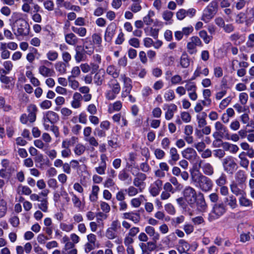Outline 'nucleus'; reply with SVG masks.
I'll return each instance as SVG.
<instances>
[{
    "label": "nucleus",
    "mask_w": 254,
    "mask_h": 254,
    "mask_svg": "<svg viewBox=\"0 0 254 254\" xmlns=\"http://www.w3.org/2000/svg\"><path fill=\"white\" fill-rule=\"evenodd\" d=\"M198 169L201 168L203 173L207 176H211L214 173V168L209 163L205 162L203 160L197 162Z\"/></svg>",
    "instance_id": "nucleus-10"
},
{
    "label": "nucleus",
    "mask_w": 254,
    "mask_h": 254,
    "mask_svg": "<svg viewBox=\"0 0 254 254\" xmlns=\"http://www.w3.org/2000/svg\"><path fill=\"white\" fill-rule=\"evenodd\" d=\"M154 12L151 10H149L148 14L143 18L144 23L147 25H151L154 22L152 17H154Z\"/></svg>",
    "instance_id": "nucleus-41"
},
{
    "label": "nucleus",
    "mask_w": 254,
    "mask_h": 254,
    "mask_svg": "<svg viewBox=\"0 0 254 254\" xmlns=\"http://www.w3.org/2000/svg\"><path fill=\"white\" fill-rule=\"evenodd\" d=\"M66 64L64 63L59 62L56 64V69L61 74H64L66 71Z\"/></svg>",
    "instance_id": "nucleus-49"
},
{
    "label": "nucleus",
    "mask_w": 254,
    "mask_h": 254,
    "mask_svg": "<svg viewBox=\"0 0 254 254\" xmlns=\"http://www.w3.org/2000/svg\"><path fill=\"white\" fill-rule=\"evenodd\" d=\"M218 10V3L216 1H212L204 9L201 19L208 23L216 14Z\"/></svg>",
    "instance_id": "nucleus-3"
},
{
    "label": "nucleus",
    "mask_w": 254,
    "mask_h": 254,
    "mask_svg": "<svg viewBox=\"0 0 254 254\" xmlns=\"http://www.w3.org/2000/svg\"><path fill=\"white\" fill-rule=\"evenodd\" d=\"M43 120H46L47 122H50L52 125H54L59 120V117L56 112L49 111L44 114Z\"/></svg>",
    "instance_id": "nucleus-15"
},
{
    "label": "nucleus",
    "mask_w": 254,
    "mask_h": 254,
    "mask_svg": "<svg viewBox=\"0 0 254 254\" xmlns=\"http://www.w3.org/2000/svg\"><path fill=\"white\" fill-rule=\"evenodd\" d=\"M43 5L44 8L48 11H52L54 8V3L52 0H46L44 1Z\"/></svg>",
    "instance_id": "nucleus-60"
},
{
    "label": "nucleus",
    "mask_w": 254,
    "mask_h": 254,
    "mask_svg": "<svg viewBox=\"0 0 254 254\" xmlns=\"http://www.w3.org/2000/svg\"><path fill=\"white\" fill-rule=\"evenodd\" d=\"M215 128L216 132L213 134L214 138H217L218 136L221 137H227L229 135L228 130L226 127L223 125L220 122H216L215 124Z\"/></svg>",
    "instance_id": "nucleus-8"
},
{
    "label": "nucleus",
    "mask_w": 254,
    "mask_h": 254,
    "mask_svg": "<svg viewBox=\"0 0 254 254\" xmlns=\"http://www.w3.org/2000/svg\"><path fill=\"white\" fill-rule=\"evenodd\" d=\"M43 65H41L38 68L39 73L45 77H51L53 76L55 73L54 70L48 67L47 66L51 64L52 63L48 61H43Z\"/></svg>",
    "instance_id": "nucleus-9"
},
{
    "label": "nucleus",
    "mask_w": 254,
    "mask_h": 254,
    "mask_svg": "<svg viewBox=\"0 0 254 254\" xmlns=\"http://www.w3.org/2000/svg\"><path fill=\"white\" fill-rule=\"evenodd\" d=\"M123 218L132 221H138L140 219V215L137 212H130L124 213Z\"/></svg>",
    "instance_id": "nucleus-31"
},
{
    "label": "nucleus",
    "mask_w": 254,
    "mask_h": 254,
    "mask_svg": "<svg viewBox=\"0 0 254 254\" xmlns=\"http://www.w3.org/2000/svg\"><path fill=\"white\" fill-rule=\"evenodd\" d=\"M241 148L245 151H247L246 154L250 158L254 157V149L250 146V145L247 142H242L240 144Z\"/></svg>",
    "instance_id": "nucleus-29"
},
{
    "label": "nucleus",
    "mask_w": 254,
    "mask_h": 254,
    "mask_svg": "<svg viewBox=\"0 0 254 254\" xmlns=\"http://www.w3.org/2000/svg\"><path fill=\"white\" fill-rule=\"evenodd\" d=\"M101 162L98 167H95V170L97 174L100 175H104L107 168L106 161L108 157L105 154H102L100 156Z\"/></svg>",
    "instance_id": "nucleus-14"
},
{
    "label": "nucleus",
    "mask_w": 254,
    "mask_h": 254,
    "mask_svg": "<svg viewBox=\"0 0 254 254\" xmlns=\"http://www.w3.org/2000/svg\"><path fill=\"white\" fill-rule=\"evenodd\" d=\"M116 28V25L114 23L110 24L107 27L104 36L106 41L110 42L112 40L115 33Z\"/></svg>",
    "instance_id": "nucleus-18"
},
{
    "label": "nucleus",
    "mask_w": 254,
    "mask_h": 254,
    "mask_svg": "<svg viewBox=\"0 0 254 254\" xmlns=\"http://www.w3.org/2000/svg\"><path fill=\"white\" fill-rule=\"evenodd\" d=\"M61 113L63 119H67L72 114V111L67 108L64 107L61 109Z\"/></svg>",
    "instance_id": "nucleus-55"
},
{
    "label": "nucleus",
    "mask_w": 254,
    "mask_h": 254,
    "mask_svg": "<svg viewBox=\"0 0 254 254\" xmlns=\"http://www.w3.org/2000/svg\"><path fill=\"white\" fill-rule=\"evenodd\" d=\"M191 182L202 191L210 190L213 187V183L210 179L203 175L198 170L191 172Z\"/></svg>",
    "instance_id": "nucleus-1"
},
{
    "label": "nucleus",
    "mask_w": 254,
    "mask_h": 254,
    "mask_svg": "<svg viewBox=\"0 0 254 254\" xmlns=\"http://www.w3.org/2000/svg\"><path fill=\"white\" fill-rule=\"evenodd\" d=\"M75 55L74 58L75 61L79 63L85 60V51L81 46H77L75 48Z\"/></svg>",
    "instance_id": "nucleus-24"
},
{
    "label": "nucleus",
    "mask_w": 254,
    "mask_h": 254,
    "mask_svg": "<svg viewBox=\"0 0 254 254\" xmlns=\"http://www.w3.org/2000/svg\"><path fill=\"white\" fill-rule=\"evenodd\" d=\"M40 204H39V208L44 212H47L48 210V200L47 198L40 199Z\"/></svg>",
    "instance_id": "nucleus-62"
},
{
    "label": "nucleus",
    "mask_w": 254,
    "mask_h": 254,
    "mask_svg": "<svg viewBox=\"0 0 254 254\" xmlns=\"http://www.w3.org/2000/svg\"><path fill=\"white\" fill-rule=\"evenodd\" d=\"M121 78L124 83L125 89H132V86L131 84V80L128 77H127L125 74L121 75Z\"/></svg>",
    "instance_id": "nucleus-47"
},
{
    "label": "nucleus",
    "mask_w": 254,
    "mask_h": 254,
    "mask_svg": "<svg viewBox=\"0 0 254 254\" xmlns=\"http://www.w3.org/2000/svg\"><path fill=\"white\" fill-rule=\"evenodd\" d=\"M246 156H247L246 152L242 151L239 154L238 158L240 159V165L244 169H247L249 165V160Z\"/></svg>",
    "instance_id": "nucleus-28"
},
{
    "label": "nucleus",
    "mask_w": 254,
    "mask_h": 254,
    "mask_svg": "<svg viewBox=\"0 0 254 254\" xmlns=\"http://www.w3.org/2000/svg\"><path fill=\"white\" fill-rule=\"evenodd\" d=\"M226 205L223 202L216 203L214 204L211 214L212 217L215 218H218L223 215L226 211Z\"/></svg>",
    "instance_id": "nucleus-7"
},
{
    "label": "nucleus",
    "mask_w": 254,
    "mask_h": 254,
    "mask_svg": "<svg viewBox=\"0 0 254 254\" xmlns=\"http://www.w3.org/2000/svg\"><path fill=\"white\" fill-rule=\"evenodd\" d=\"M64 39L65 42L71 46H75L79 42V39L73 33L65 34Z\"/></svg>",
    "instance_id": "nucleus-19"
},
{
    "label": "nucleus",
    "mask_w": 254,
    "mask_h": 254,
    "mask_svg": "<svg viewBox=\"0 0 254 254\" xmlns=\"http://www.w3.org/2000/svg\"><path fill=\"white\" fill-rule=\"evenodd\" d=\"M239 185L238 183L233 182L230 186L231 191L236 195H241L246 194L244 190L239 188Z\"/></svg>",
    "instance_id": "nucleus-27"
},
{
    "label": "nucleus",
    "mask_w": 254,
    "mask_h": 254,
    "mask_svg": "<svg viewBox=\"0 0 254 254\" xmlns=\"http://www.w3.org/2000/svg\"><path fill=\"white\" fill-rule=\"evenodd\" d=\"M122 108V103L120 101H117L109 105V112L112 113L114 112L119 111Z\"/></svg>",
    "instance_id": "nucleus-35"
},
{
    "label": "nucleus",
    "mask_w": 254,
    "mask_h": 254,
    "mask_svg": "<svg viewBox=\"0 0 254 254\" xmlns=\"http://www.w3.org/2000/svg\"><path fill=\"white\" fill-rule=\"evenodd\" d=\"M17 191L20 194L29 195L31 193L32 190L27 186L20 185L18 187Z\"/></svg>",
    "instance_id": "nucleus-46"
},
{
    "label": "nucleus",
    "mask_w": 254,
    "mask_h": 254,
    "mask_svg": "<svg viewBox=\"0 0 254 254\" xmlns=\"http://www.w3.org/2000/svg\"><path fill=\"white\" fill-rule=\"evenodd\" d=\"M181 118L183 122L188 123L190 122L191 117L189 113L187 112H183L181 113Z\"/></svg>",
    "instance_id": "nucleus-63"
},
{
    "label": "nucleus",
    "mask_w": 254,
    "mask_h": 254,
    "mask_svg": "<svg viewBox=\"0 0 254 254\" xmlns=\"http://www.w3.org/2000/svg\"><path fill=\"white\" fill-rule=\"evenodd\" d=\"M246 194L241 195L239 198L240 204L241 206L249 207L252 205V201L245 197Z\"/></svg>",
    "instance_id": "nucleus-48"
},
{
    "label": "nucleus",
    "mask_w": 254,
    "mask_h": 254,
    "mask_svg": "<svg viewBox=\"0 0 254 254\" xmlns=\"http://www.w3.org/2000/svg\"><path fill=\"white\" fill-rule=\"evenodd\" d=\"M106 72L108 74L111 75L114 78H117L120 74V70L115 65H110L106 68Z\"/></svg>",
    "instance_id": "nucleus-33"
},
{
    "label": "nucleus",
    "mask_w": 254,
    "mask_h": 254,
    "mask_svg": "<svg viewBox=\"0 0 254 254\" xmlns=\"http://www.w3.org/2000/svg\"><path fill=\"white\" fill-rule=\"evenodd\" d=\"M194 202L196 203V206L198 210L205 211L207 208V205L205 202L204 195L201 192H199L197 194Z\"/></svg>",
    "instance_id": "nucleus-13"
},
{
    "label": "nucleus",
    "mask_w": 254,
    "mask_h": 254,
    "mask_svg": "<svg viewBox=\"0 0 254 254\" xmlns=\"http://www.w3.org/2000/svg\"><path fill=\"white\" fill-rule=\"evenodd\" d=\"M14 34L16 37H25L29 35L30 26L27 21L23 18H19L15 21Z\"/></svg>",
    "instance_id": "nucleus-2"
},
{
    "label": "nucleus",
    "mask_w": 254,
    "mask_h": 254,
    "mask_svg": "<svg viewBox=\"0 0 254 254\" xmlns=\"http://www.w3.org/2000/svg\"><path fill=\"white\" fill-rule=\"evenodd\" d=\"M198 34L205 44H208L212 39V37L208 35L207 32L204 30L200 31Z\"/></svg>",
    "instance_id": "nucleus-45"
},
{
    "label": "nucleus",
    "mask_w": 254,
    "mask_h": 254,
    "mask_svg": "<svg viewBox=\"0 0 254 254\" xmlns=\"http://www.w3.org/2000/svg\"><path fill=\"white\" fill-rule=\"evenodd\" d=\"M173 15L174 13L169 10H165L162 13L163 19L166 21L171 20Z\"/></svg>",
    "instance_id": "nucleus-53"
},
{
    "label": "nucleus",
    "mask_w": 254,
    "mask_h": 254,
    "mask_svg": "<svg viewBox=\"0 0 254 254\" xmlns=\"http://www.w3.org/2000/svg\"><path fill=\"white\" fill-rule=\"evenodd\" d=\"M180 64L184 68H187L189 66L190 60L187 55H182L180 60Z\"/></svg>",
    "instance_id": "nucleus-59"
},
{
    "label": "nucleus",
    "mask_w": 254,
    "mask_h": 254,
    "mask_svg": "<svg viewBox=\"0 0 254 254\" xmlns=\"http://www.w3.org/2000/svg\"><path fill=\"white\" fill-rule=\"evenodd\" d=\"M156 242H148L146 243H140L139 247L142 251V254H150V253L154 251L156 248Z\"/></svg>",
    "instance_id": "nucleus-12"
},
{
    "label": "nucleus",
    "mask_w": 254,
    "mask_h": 254,
    "mask_svg": "<svg viewBox=\"0 0 254 254\" xmlns=\"http://www.w3.org/2000/svg\"><path fill=\"white\" fill-rule=\"evenodd\" d=\"M146 179V176L145 174L139 173L137 174L135 177L134 178L133 184L134 186L139 188V192H142L145 185L144 181Z\"/></svg>",
    "instance_id": "nucleus-11"
},
{
    "label": "nucleus",
    "mask_w": 254,
    "mask_h": 254,
    "mask_svg": "<svg viewBox=\"0 0 254 254\" xmlns=\"http://www.w3.org/2000/svg\"><path fill=\"white\" fill-rule=\"evenodd\" d=\"M82 96L80 93L75 92L73 95L72 100L71 102V106L73 108L77 109L81 107V101Z\"/></svg>",
    "instance_id": "nucleus-22"
},
{
    "label": "nucleus",
    "mask_w": 254,
    "mask_h": 254,
    "mask_svg": "<svg viewBox=\"0 0 254 254\" xmlns=\"http://www.w3.org/2000/svg\"><path fill=\"white\" fill-rule=\"evenodd\" d=\"M145 232L150 236L152 237V240L154 241H157L159 239V234L155 232L153 227L148 226L145 228Z\"/></svg>",
    "instance_id": "nucleus-38"
},
{
    "label": "nucleus",
    "mask_w": 254,
    "mask_h": 254,
    "mask_svg": "<svg viewBox=\"0 0 254 254\" xmlns=\"http://www.w3.org/2000/svg\"><path fill=\"white\" fill-rule=\"evenodd\" d=\"M225 201L228 203V205L232 209H235L237 206V199L233 195H231L228 197L225 198Z\"/></svg>",
    "instance_id": "nucleus-43"
},
{
    "label": "nucleus",
    "mask_w": 254,
    "mask_h": 254,
    "mask_svg": "<svg viewBox=\"0 0 254 254\" xmlns=\"http://www.w3.org/2000/svg\"><path fill=\"white\" fill-rule=\"evenodd\" d=\"M71 29L73 33L78 35L80 37H84L86 35L87 30L84 27H80L78 28L72 26Z\"/></svg>",
    "instance_id": "nucleus-44"
},
{
    "label": "nucleus",
    "mask_w": 254,
    "mask_h": 254,
    "mask_svg": "<svg viewBox=\"0 0 254 254\" xmlns=\"http://www.w3.org/2000/svg\"><path fill=\"white\" fill-rule=\"evenodd\" d=\"M109 88L108 90L113 91L117 94H119L121 90V87L119 83L115 79H111L107 84Z\"/></svg>",
    "instance_id": "nucleus-23"
},
{
    "label": "nucleus",
    "mask_w": 254,
    "mask_h": 254,
    "mask_svg": "<svg viewBox=\"0 0 254 254\" xmlns=\"http://www.w3.org/2000/svg\"><path fill=\"white\" fill-rule=\"evenodd\" d=\"M186 89L189 92L196 91L197 87L195 83L193 82L186 81Z\"/></svg>",
    "instance_id": "nucleus-61"
},
{
    "label": "nucleus",
    "mask_w": 254,
    "mask_h": 254,
    "mask_svg": "<svg viewBox=\"0 0 254 254\" xmlns=\"http://www.w3.org/2000/svg\"><path fill=\"white\" fill-rule=\"evenodd\" d=\"M169 154L170 156V160H169V163L173 165L180 159V155L178 152L177 149L175 147H171L169 151Z\"/></svg>",
    "instance_id": "nucleus-26"
},
{
    "label": "nucleus",
    "mask_w": 254,
    "mask_h": 254,
    "mask_svg": "<svg viewBox=\"0 0 254 254\" xmlns=\"http://www.w3.org/2000/svg\"><path fill=\"white\" fill-rule=\"evenodd\" d=\"M184 196L186 201L190 204H193L197 196L196 192L193 188L188 186L183 190Z\"/></svg>",
    "instance_id": "nucleus-6"
},
{
    "label": "nucleus",
    "mask_w": 254,
    "mask_h": 254,
    "mask_svg": "<svg viewBox=\"0 0 254 254\" xmlns=\"http://www.w3.org/2000/svg\"><path fill=\"white\" fill-rule=\"evenodd\" d=\"M183 157L190 161L194 160L197 156L195 150L191 147H188L182 152Z\"/></svg>",
    "instance_id": "nucleus-17"
},
{
    "label": "nucleus",
    "mask_w": 254,
    "mask_h": 254,
    "mask_svg": "<svg viewBox=\"0 0 254 254\" xmlns=\"http://www.w3.org/2000/svg\"><path fill=\"white\" fill-rule=\"evenodd\" d=\"M144 200H146L145 197L143 195H140L138 197L132 198L130 200V204L133 207L138 208Z\"/></svg>",
    "instance_id": "nucleus-36"
},
{
    "label": "nucleus",
    "mask_w": 254,
    "mask_h": 254,
    "mask_svg": "<svg viewBox=\"0 0 254 254\" xmlns=\"http://www.w3.org/2000/svg\"><path fill=\"white\" fill-rule=\"evenodd\" d=\"M3 65L5 68V70L2 69V73L5 74L9 73L13 67V64L10 61L4 62L3 64Z\"/></svg>",
    "instance_id": "nucleus-51"
},
{
    "label": "nucleus",
    "mask_w": 254,
    "mask_h": 254,
    "mask_svg": "<svg viewBox=\"0 0 254 254\" xmlns=\"http://www.w3.org/2000/svg\"><path fill=\"white\" fill-rule=\"evenodd\" d=\"M227 182V177L224 173H222L220 177L216 180V184L218 186H224Z\"/></svg>",
    "instance_id": "nucleus-54"
},
{
    "label": "nucleus",
    "mask_w": 254,
    "mask_h": 254,
    "mask_svg": "<svg viewBox=\"0 0 254 254\" xmlns=\"http://www.w3.org/2000/svg\"><path fill=\"white\" fill-rule=\"evenodd\" d=\"M222 165L224 171L233 174L236 170L237 165L231 156H227L222 160Z\"/></svg>",
    "instance_id": "nucleus-5"
},
{
    "label": "nucleus",
    "mask_w": 254,
    "mask_h": 254,
    "mask_svg": "<svg viewBox=\"0 0 254 254\" xmlns=\"http://www.w3.org/2000/svg\"><path fill=\"white\" fill-rule=\"evenodd\" d=\"M70 194L72 196L71 200L73 203V206L79 210L81 209L83 207L81 201L73 192H70Z\"/></svg>",
    "instance_id": "nucleus-39"
},
{
    "label": "nucleus",
    "mask_w": 254,
    "mask_h": 254,
    "mask_svg": "<svg viewBox=\"0 0 254 254\" xmlns=\"http://www.w3.org/2000/svg\"><path fill=\"white\" fill-rule=\"evenodd\" d=\"M105 73L104 72H97L96 73L93 78L94 82L97 85H101L102 84L104 80Z\"/></svg>",
    "instance_id": "nucleus-40"
},
{
    "label": "nucleus",
    "mask_w": 254,
    "mask_h": 254,
    "mask_svg": "<svg viewBox=\"0 0 254 254\" xmlns=\"http://www.w3.org/2000/svg\"><path fill=\"white\" fill-rule=\"evenodd\" d=\"M190 245L184 240H180L177 245V250L180 254H183L190 250Z\"/></svg>",
    "instance_id": "nucleus-30"
},
{
    "label": "nucleus",
    "mask_w": 254,
    "mask_h": 254,
    "mask_svg": "<svg viewBox=\"0 0 254 254\" xmlns=\"http://www.w3.org/2000/svg\"><path fill=\"white\" fill-rule=\"evenodd\" d=\"M67 80L69 83V85L72 89L76 90L78 88L79 84L77 80L73 79L72 76H68Z\"/></svg>",
    "instance_id": "nucleus-56"
},
{
    "label": "nucleus",
    "mask_w": 254,
    "mask_h": 254,
    "mask_svg": "<svg viewBox=\"0 0 254 254\" xmlns=\"http://www.w3.org/2000/svg\"><path fill=\"white\" fill-rule=\"evenodd\" d=\"M138 190L139 189H137L133 186H130L125 190V191L127 193L129 196H133L138 193Z\"/></svg>",
    "instance_id": "nucleus-57"
},
{
    "label": "nucleus",
    "mask_w": 254,
    "mask_h": 254,
    "mask_svg": "<svg viewBox=\"0 0 254 254\" xmlns=\"http://www.w3.org/2000/svg\"><path fill=\"white\" fill-rule=\"evenodd\" d=\"M141 2H132L130 5L129 9L134 13L140 11L142 9Z\"/></svg>",
    "instance_id": "nucleus-50"
},
{
    "label": "nucleus",
    "mask_w": 254,
    "mask_h": 254,
    "mask_svg": "<svg viewBox=\"0 0 254 254\" xmlns=\"http://www.w3.org/2000/svg\"><path fill=\"white\" fill-rule=\"evenodd\" d=\"M235 179L239 186H242L247 179V175L245 172L243 170L238 171L235 174Z\"/></svg>",
    "instance_id": "nucleus-32"
},
{
    "label": "nucleus",
    "mask_w": 254,
    "mask_h": 254,
    "mask_svg": "<svg viewBox=\"0 0 254 254\" xmlns=\"http://www.w3.org/2000/svg\"><path fill=\"white\" fill-rule=\"evenodd\" d=\"M164 97L166 101H171L175 98L174 92L172 89L167 90L164 94Z\"/></svg>",
    "instance_id": "nucleus-52"
},
{
    "label": "nucleus",
    "mask_w": 254,
    "mask_h": 254,
    "mask_svg": "<svg viewBox=\"0 0 254 254\" xmlns=\"http://www.w3.org/2000/svg\"><path fill=\"white\" fill-rule=\"evenodd\" d=\"M47 59L50 61H55L58 58V53L54 51H49L47 54Z\"/></svg>",
    "instance_id": "nucleus-58"
},
{
    "label": "nucleus",
    "mask_w": 254,
    "mask_h": 254,
    "mask_svg": "<svg viewBox=\"0 0 254 254\" xmlns=\"http://www.w3.org/2000/svg\"><path fill=\"white\" fill-rule=\"evenodd\" d=\"M202 43L197 36H192L190 39V41L187 45V51L189 54L192 55L196 53V47H201Z\"/></svg>",
    "instance_id": "nucleus-4"
},
{
    "label": "nucleus",
    "mask_w": 254,
    "mask_h": 254,
    "mask_svg": "<svg viewBox=\"0 0 254 254\" xmlns=\"http://www.w3.org/2000/svg\"><path fill=\"white\" fill-rule=\"evenodd\" d=\"M167 111L165 113V119L167 120H171L174 116V113L177 110V106L174 104L166 105Z\"/></svg>",
    "instance_id": "nucleus-20"
},
{
    "label": "nucleus",
    "mask_w": 254,
    "mask_h": 254,
    "mask_svg": "<svg viewBox=\"0 0 254 254\" xmlns=\"http://www.w3.org/2000/svg\"><path fill=\"white\" fill-rule=\"evenodd\" d=\"M37 108L35 105L30 104L27 107V111L28 112V118L30 122L33 123L35 121L36 118V113L37 112Z\"/></svg>",
    "instance_id": "nucleus-21"
},
{
    "label": "nucleus",
    "mask_w": 254,
    "mask_h": 254,
    "mask_svg": "<svg viewBox=\"0 0 254 254\" xmlns=\"http://www.w3.org/2000/svg\"><path fill=\"white\" fill-rule=\"evenodd\" d=\"M63 254H77V250L75 248L74 244L64 247L62 250Z\"/></svg>",
    "instance_id": "nucleus-37"
},
{
    "label": "nucleus",
    "mask_w": 254,
    "mask_h": 254,
    "mask_svg": "<svg viewBox=\"0 0 254 254\" xmlns=\"http://www.w3.org/2000/svg\"><path fill=\"white\" fill-rule=\"evenodd\" d=\"M154 155L158 159H163L165 155V152L160 148H156L154 150Z\"/></svg>",
    "instance_id": "nucleus-64"
},
{
    "label": "nucleus",
    "mask_w": 254,
    "mask_h": 254,
    "mask_svg": "<svg viewBox=\"0 0 254 254\" xmlns=\"http://www.w3.org/2000/svg\"><path fill=\"white\" fill-rule=\"evenodd\" d=\"M209 69L207 67H205L204 69H202L201 67L200 66H197L195 70L193 73V75L191 78V80H194L197 77L200 76L201 75H203L205 76H206L209 74Z\"/></svg>",
    "instance_id": "nucleus-25"
},
{
    "label": "nucleus",
    "mask_w": 254,
    "mask_h": 254,
    "mask_svg": "<svg viewBox=\"0 0 254 254\" xmlns=\"http://www.w3.org/2000/svg\"><path fill=\"white\" fill-rule=\"evenodd\" d=\"M162 181L160 180H157L150 186L149 192L153 196H156L159 194L162 189Z\"/></svg>",
    "instance_id": "nucleus-16"
},
{
    "label": "nucleus",
    "mask_w": 254,
    "mask_h": 254,
    "mask_svg": "<svg viewBox=\"0 0 254 254\" xmlns=\"http://www.w3.org/2000/svg\"><path fill=\"white\" fill-rule=\"evenodd\" d=\"M85 149L86 147L83 144L78 143L75 146L73 149V152L76 155L80 156L84 153Z\"/></svg>",
    "instance_id": "nucleus-42"
},
{
    "label": "nucleus",
    "mask_w": 254,
    "mask_h": 254,
    "mask_svg": "<svg viewBox=\"0 0 254 254\" xmlns=\"http://www.w3.org/2000/svg\"><path fill=\"white\" fill-rule=\"evenodd\" d=\"M207 114L205 112H202L196 116L198 127L199 128H202L207 124V122L205 120Z\"/></svg>",
    "instance_id": "nucleus-34"
}]
</instances>
